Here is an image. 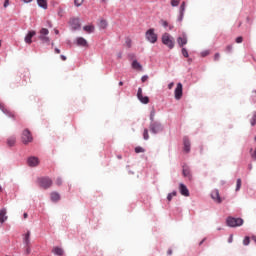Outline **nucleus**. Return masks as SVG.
Segmentation results:
<instances>
[{
  "label": "nucleus",
  "mask_w": 256,
  "mask_h": 256,
  "mask_svg": "<svg viewBox=\"0 0 256 256\" xmlns=\"http://www.w3.org/2000/svg\"><path fill=\"white\" fill-rule=\"evenodd\" d=\"M23 243L24 245H31V231H27V233L23 235Z\"/></svg>",
  "instance_id": "4468645a"
},
{
  "label": "nucleus",
  "mask_w": 256,
  "mask_h": 256,
  "mask_svg": "<svg viewBox=\"0 0 256 256\" xmlns=\"http://www.w3.org/2000/svg\"><path fill=\"white\" fill-rule=\"evenodd\" d=\"M23 3H31L33 0H22Z\"/></svg>",
  "instance_id": "4d7b16f0"
},
{
  "label": "nucleus",
  "mask_w": 256,
  "mask_h": 256,
  "mask_svg": "<svg viewBox=\"0 0 256 256\" xmlns=\"http://www.w3.org/2000/svg\"><path fill=\"white\" fill-rule=\"evenodd\" d=\"M236 43H243V37H241V36L237 37Z\"/></svg>",
  "instance_id": "a18cd8bd"
},
{
  "label": "nucleus",
  "mask_w": 256,
  "mask_h": 256,
  "mask_svg": "<svg viewBox=\"0 0 256 256\" xmlns=\"http://www.w3.org/2000/svg\"><path fill=\"white\" fill-rule=\"evenodd\" d=\"M135 153H145V148L138 146L135 148Z\"/></svg>",
  "instance_id": "473e14b6"
},
{
  "label": "nucleus",
  "mask_w": 256,
  "mask_h": 256,
  "mask_svg": "<svg viewBox=\"0 0 256 256\" xmlns=\"http://www.w3.org/2000/svg\"><path fill=\"white\" fill-rule=\"evenodd\" d=\"M33 141V136H31V132L29 130H24L22 133V142L24 145H27Z\"/></svg>",
  "instance_id": "423d86ee"
},
{
  "label": "nucleus",
  "mask_w": 256,
  "mask_h": 256,
  "mask_svg": "<svg viewBox=\"0 0 256 256\" xmlns=\"http://www.w3.org/2000/svg\"><path fill=\"white\" fill-rule=\"evenodd\" d=\"M148 79H149V76L144 75V76H142L141 81H142V83H145V81H147Z\"/></svg>",
  "instance_id": "c03bdc74"
},
{
  "label": "nucleus",
  "mask_w": 256,
  "mask_h": 256,
  "mask_svg": "<svg viewBox=\"0 0 256 256\" xmlns=\"http://www.w3.org/2000/svg\"><path fill=\"white\" fill-rule=\"evenodd\" d=\"M47 35H49V30L47 28H42L39 36L42 43H49V41H51Z\"/></svg>",
  "instance_id": "39448f33"
},
{
  "label": "nucleus",
  "mask_w": 256,
  "mask_h": 256,
  "mask_svg": "<svg viewBox=\"0 0 256 256\" xmlns=\"http://www.w3.org/2000/svg\"><path fill=\"white\" fill-rule=\"evenodd\" d=\"M174 95H175V99H177V101H179V99H181V97H183V84L178 83L176 86V89L174 91Z\"/></svg>",
  "instance_id": "0eeeda50"
},
{
  "label": "nucleus",
  "mask_w": 256,
  "mask_h": 256,
  "mask_svg": "<svg viewBox=\"0 0 256 256\" xmlns=\"http://www.w3.org/2000/svg\"><path fill=\"white\" fill-rule=\"evenodd\" d=\"M177 43L179 47H183L184 45H187V36L178 37Z\"/></svg>",
  "instance_id": "a211bd4d"
},
{
  "label": "nucleus",
  "mask_w": 256,
  "mask_h": 256,
  "mask_svg": "<svg viewBox=\"0 0 256 256\" xmlns=\"http://www.w3.org/2000/svg\"><path fill=\"white\" fill-rule=\"evenodd\" d=\"M55 53L57 54V55H59V53H61V50L59 49V48H55Z\"/></svg>",
  "instance_id": "5fc2aeb1"
},
{
  "label": "nucleus",
  "mask_w": 256,
  "mask_h": 256,
  "mask_svg": "<svg viewBox=\"0 0 256 256\" xmlns=\"http://www.w3.org/2000/svg\"><path fill=\"white\" fill-rule=\"evenodd\" d=\"M27 164L29 167H37V165H39V158L35 156L29 157L27 160Z\"/></svg>",
  "instance_id": "9b49d317"
},
{
  "label": "nucleus",
  "mask_w": 256,
  "mask_h": 256,
  "mask_svg": "<svg viewBox=\"0 0 256 256\" xmlns=\"http://www.w3.org/2000/svg\"><path fill=\"white\" fill-rule=\"evenodd\" d=\"M23 217H24V219H27L29 217V215L27 213H24Z\"/></svg>",
  "instance_id": "13d9d810"
},
{
  "label": "nucleus",
  "mask_w": 256,
  "mask_h": 256,
  "mask_svg": "<svg viewBox=\"0 0 256 256\" xmlns=\"http://www.w3.org/2000/svg\"><path fill=\"white\" fill-rule=\"evenodd\" d=\"M253 169V164H249V170Z\"/></svg>",
  "instance_id": "052dcab7"
},
{
  "label": "nucleus",
  "mask_w": 256,
  "mask_h": 256,
  "mask_svg": "<svg viewBox=\"0 0 256 256\" xmlns=\"http://www.w3.org/2000/svg\"><path fill=\"white\" fill-rule=\"evenodd\" d=\"M167 255H173V250L172 249H168Z\"/></svg>",
  "instance_id": "6e6d98bb"
},
{
  "label": "nucleus",
  "mask_w": 256,
  "mask_h": 256,
  "mask_svg": "<svg viewBox=\"0 0 256 256\" xmlns=\"http://www.w3.org/2000/svg\"><path fill=\"white\" fill-rule=\"evenodd\" d=\"M25 248H26V250H25L26 255H30L31 254V244L25 245Z\"/></svg>",
  "instance_id": "4c0bfd02"
},
{
  "label": "nucleus",
  "mask_w": 256,
  "mask_h": 256,
  "mask_svg": "<svg viewBox=\"0 0 256 256\" xmlns=\"http://www.w3.org/2000/svg\"><path fill=\"white\" fill-rule=\"evenodd\" d=\"M102 1H105V0H102Z\"/></svg>",
  "instance_id": "774afa93"
},
{
  "label": "nucleus",
  "mask_w": 256,
  "mask_h": 256,
  "mask_svg": "<svg viewBox=\"0 0 256 256\" xmlns=\"http://www.w3.org/2000/svg\"><path fill=\"white\" fill-rule=\"evenodd\" d=\"M9 117H15V114L10 113V114H9Z\"/></svg>",
  "instance_id": "680f3d73"
},
{
  "label": "nucleus",
  "mask_w": 256,
  "mask_h": 256,
  "mask_svg": "<svg viewBox=\"0 0 256 256\" xmlns=\"http://www.w3.org/2000/svg\"><path fill=\"white\" fill-rule=\"evenodd\" d=\"M140 102H142L144 105H147V103H149V97L147 96H141L140 98H138Z\"/></svg>",
  "instance_id": "bb28decb"
},
{
  "label": "nucleus",
  "mask_w": 256,
  "mask_h": 256,
  "mask_svg": "<svg viewBox=\"0 0 256 256\" xmlns=\"http://www.w3.org/2000/svg\"><path fill=\"white\" fill-rule=\"evenodd\" d=\"M38 7H41V9L47 10L49 5L47 0H37Z\"/></svg>",
  "instance_id": "f3484780"
},
{
  "label": "nucleus",
  "mask_w": 256,
  "mask_h": 256,
  "mask_svg": "<svg viewBox=\"0 0 256 256\" xmlns=\"http://www.w3.org/2000/svg\"><path fill=\"white\" fill-rule=\"evenodd\" d=\"M122 85H123V82H119V86L122 87Z\"/></svg>",
  "instance_id": "e2e57ef3"
},
{
  "label": "nucleus",
  "mask_w": 256,
  "mask_h": 256,
  "mask_svg": "<svg viewBox=\"0 0 256 256\" xmlns=\"http://www.w3.org/2000/svg\"><path fill=\"white\" fill-rule=\"evenodd\" d=\"M185 12V2H183L180 6V18L179 21H183V13Z\"/></svg>",
  "instance_id": "a878e982"
},
{
  "label": "nucleus",
  "mask_w": 256,
  "mask_h": 256,
  "mask_svg": "<svg viewBox=\"0 0 256 256\" xmlns=\"http://www.w3.org/2000/svg\"><path fill=\"white\" fill-rule=\"evenodd\" d=\"M179 191L184 197H189V189H187V186H185V184H180Z\"/></svg>",
  "instance_id": "ddd939ff"
},
{
  "label": "nucleus",
  "mask_w": 256,
  "mask_h": 256,
  "mask_svg": "<svg viewBox=\"0 0 256 256\" xmlns=\"http://www.w3.org/2000/svg\"><path fill=\"white\" fill-rule=\"evenodd\" d=\"M50 197H51V201H53L54 203H57V201L61 199V196L57 192H52Z\"/></svg>",
  "instance_id": "5701e85b"
},
{
  "label": "nucleus",
  "mask_w": 256,
  "mask_h": 256,
  "mask_svg": "<svg viewBox=\"0 0 256 256\" xmlns=\"http://www.w3.org/2000/svg\"><path fill=\"white\" fill-rule=\"evenodd\" d=\"M211 198L213 201H215V203H223V198H221V195L217 189L211 192Z\"/></svg>",
  "instance_id": "9d476101"
},
{
  "label": "nucleus",
  "mask_w": 256,
  "mask_h": 256,
  "mask_svg": "<svg viewBox=\"0 0 256 256\" xmlns=\"http://www.w3.org/2000/svg\"><path fill=\"white\" fill-rule=\"evenodd\" d=\"M83 29L86 31V33H93V31H95V26L87 25V26H84Z\"/></svg>",
  "instance_id": "393cba45"
},
{
  "label": "nucleus",
  "mask_w": 256,
  "mask_h": 256,
  "mask_svg": "<svg viewBox=\"0 0 256 256\" xmlns=\"http://www.w3.org/2000/svg\"><path fill=\"white\" fill-rule=\"evenodd\" d=\"M150 131L151 133L157 134L161 131H163V127L160 123L154 122L150 125Z\"/></svg>",
  "instance_id": "1a4fd4ad"
},
{
  "label": "nucleus",
  "mask_w": 256,
  "mask_h": 256,
  "mask_svg": "<svg viewBox=\"0 0 256 256\" xmlns=\"http://www.w3.org/2000/svg\"><path fill=\"white\" fill-rule=\"evenodd\" d=\"M145 37L149 43H157V34L155 33V29L150 28L146 31Z\"/></svg>",
  "instance_id": "7ed1b4c3"
},
{
  "label": "nucleus",
  "mask_w": 256,
  "mask_h": 256,
  "mask_svg": "<svg viewBox=\"0 0 256 256\" xmlns=\"http://www.w3.org/2000/svg\"><path fill=\"white\" fill-rule=\"evenodd\" d=\"M182 173H183V177H187V179L191 180V170L189 169V167L184 166Z\"/></svg>",
  "instance_id": "6ab92c4d"
},
{
  "label": "nucleus",
  "mask_w": 256,
  "mask_h": 256,
  "mask_svg": "<svg viewBox=\"0 0 256 256\" xmlns=\"http://www.w3.org/2000/svg\"><path fill=\"white\" fill-rule=\"evenodd\" d=\"M70 27L77 31V29H81V21L79 18H72L70 19Z\"/></svg>",
  "instance_id": "6e6552de"
},
{
  "label": "nucleus",
  "mask_w": 256,
  "mask_h": 256,
  "mask_svg": "<svg viewBox=\"0 0 256 256\" xmlns=\"http://www.w3.org/2000/svg\"><path fill=\"white\" fill-rule=\"evenodd\" d=\"M52 253H54V255L63 256L64 251L63 248L54 247Z\"/></svg>",
  "instance_id": "b1692460"
},
{
  "label": "nucleus",
  "mask_w": 256,
  "mask_h": 256,
  "mask_svg": "<svg viewBox=\"0 0 256 256\" xmlns=\"http://www.w3.org/2000/svg\"><path fill=\"white\" fill-rule=\"evenodd\" d=\"M173 197H177V192L173 191L172 193H169L167 196L168 201H172Z\"/></svg>",
  "instance_id": "c85d7f7f"
},
{
  "label": "nucleus",
  "mask_w": 256,
  "mask_h": 256,
  "mask_svg": "<svg viewBox=\"0 0 256 256\" xmlns=\"http://www.w3.org/2000/svg\"><path fill=\"white\" fill-rule=\"evenodd\" d=\"M143 138L145 139V141H147L149 139V130L144 129Z\"/></svg>",
  "instance_id": "72a5a7b5"
},
{
  "label": "nucleus",
  "mask_w": 256,
  "mask_h": 256,
  "mask_svg": "<svg viewBox=\"0 0 256 256\" xmlns=\"http://www.w3.org/2000/svg\"><path fill=\"white\" fill-rule=\"evenodd\" d=\"M38 181L40 187H42L43 189H49V187L53 185V180H51V178L49 177L40 178Z\"/></svg>",
  "instance_id": "20e7f679"
},
{
  "label": "nucleus",
  "mask_w": 256,
  "mask_h": 256,
  "mask_svg": "<svg viewBox=\"0 0 256 256\" xmlns=\"http://www.w3.org/2000/svg\"><path fill=\"white\" fill-rule=\"evenodd\" d=\"M54 32L56 35H59V30L55 29Z\"/></svg>",
  "instance_id": "bf43d9fd"
},
{
  "label": "nucleus",
  "mask_w": 256,
  "mask_h": 256,
  "mask_svg": "<svg viewBox=\"0 0 256 256\" xmlns=\"http://www.w3.org/2000/svg\"><path fill=\"white\" fill-rule=\"evenodd\" d=\"M161 23L164 27H169V23L165 20H161Z\"/></svg>",
  "instance_id": "49530a36"
},
{
  "label": "nucleus",
  "mask_w": 256,
  "mask_h": 256,
  "mask_svg": "<svg viewBox=\"0 0 256 256\" xmlns=\"http://www.w3.org/2000/svg\"><path fill=\"white\" fill-rule=\"evenodd\" d=\"M162 43L163 45H166V47H169L170 49H173L175 47V40L173 37L170 36L169 33H164L162 35Z\"/></svg>",
  "instance_id": "f257e3e1"
},
{
  "label": "nucleus",
  "mask_w": 256,
  "mask_h": 256,
  "mask_svg": "<svg viewBox=\"0 0 256 256\" xmlns=\"http://www.w3.org/2000/svg\"><path fill=\"white\" fill-rule=\"evenodd\" d=\"M239 189H241V179L238 178L236 181V191H239Z\"/></svg>",
  "instance_id": "e433bc0d"
},
{
  "label": "nucleus",
  "mask_w": 256,
  "mask_h": 256,
  "mask_svg": "<svg viewBox=\"0 0 256 256\" xmlns=\"http://www.w3.org/2000/svg\"><path fill=\"white\" fill-rule=\"evenodd\" d=\"M56 185H58V187L63 185V180L61 178H57L56 179Z\"/></svg>",
  "instance_id": "ea45409f"
},
{
  "label": "nucleus",
  "mask_w": 256,
  "mask_h": 256,
  "mask_svg": "<svg viewBox=\"0 0 256 256\" xmlns=\"http://www.w3.org/2000/svg\"><path fill=\"white\" fill-rule=\"evenodd\" d=\"M77 45H79L80 47H87V40H85V38L83 37H79L77 38Z\"/></svg>",
  "instance_id": "4be33fe9"
},
{
  "label": "nucleus",
  "mask_w": 256,
  "mask_h": 256,
  "mask_svg": "<svg viewBox=\"0 0 256 256\" xmlns=\"http://www.w3.org/2000/svg\"><path fill=\"white\" fill-rule=\"evenodd\" d=\"M174 85H175V83H173V82L168 84V89H173Z\"/></svg>",
  "instance_id": "603ef678"
},
{
  "label": "nucleus",
  "mask_w": 256,
  "mask_h": 256,
  "mask_svg": "<svg viewBox=\"0 0 256 256\" xmlns=\"http://www.w3.org/2000/svg\"><path fill=\"white\" fill-rule=\"evenodd\" d=\"M252 159H254L256 161V148L254 150V153L251 155Z\"/></svg>",
  "instance_id": "09e8293b"
},
{
  "label": "nucleus",
  "mask_w": 256,
  "mask_h": 256,
  "mask_svg": "<svg viewBox=\"0 0 256 256\" xmlns=\"http://www.w3.org/2000/svg\"><path fill=\"white\" fill-rule=\"evenodd\" d=\"M226 51H227L228 53H231V51H233V45H228V46L226 47Z\"/></svg>",
  "instance_id": "79ce46f5"
},
{
  "label": "nucleus",
  "mask_w": 256,
  "mask_h": 256,
  "mask_svg": "<svg viewBox=\"0 0 256 256\" xmlns=\"http://www.w3.org/2000/svg\"><path fill=\"white\" fill-rule=\"evenodd\" d=\"M249 243H251V238H249V236H246L243 240V245L247 246L249 245Z\"/></svg>",
  "instance_id": "f704fd0d"
},
{
  "label": "nucleus",
  "mask_w": 256,
  "mask_h": 256,
  "mask_svg": "<svg viewBox=\"0 0 256 256\" xmlns=\"http://www.w3.org/2000/svg\"><path fill=\"white\" fill-rule=\"evenodd\" d=\"M85 0H74L75 7H81Z\"/></svg>",
  "instance_id": "2f4dec72"
},
{
  "label": "nucleus",
  "mask_w": 256,
  "mask_h": 256,
  "mask_svg": "<svg viewBox=\"0 0 256 256\" xmlns=\"http://www.w3.org/2000/svg\"><path fill=\"white\" fill-rule=\"evenodd\" d=\"M219 59H221V54L216 53V54L214 55V61H219Z\"/></svg>",
  "instance_id": "a19ab883"
},
{
  "label": "nucleus",
  "mask_w": 256,
  "mask_h": 256,
  "mask_svg": "<svg viewBox=\"0 0 256 256\" xmlns=\"http://www.w3.org/2000/svg\"><path fill=\"white\" fill-rule=\"evenodd\" d=\"M99 25L101 29H107V25H108L107 20H101Z\"/></svg>",
  "instance_id": "c756f323"
},
{
  "label": "nucleus",
  "mask_w": 256,
  "mask_h": 256,
  "mask_svg": "<svg viewBox=\"0 0 256 256\" xmlns=\"http://www.w3.org/2000/svg\"><path fill=\"white\" fill-rule=\"evenodd\" d=\"M201 55L202 57H207V55H209V50L202 52Z\"/></svg>",
  "instance_id": "de8ad7c7"
},
{
  "label": "nucleus",
  "mask_w": 256,
  "mask_h": 256,
  "mask_svg": "<svg viewBox=\"0 0 256 256\" xmlns=\"http://www.w3.org/2000/svg\"><path fill=\"white\" fill-rule=\"evenodd\" d=\"M204 242H205V240H202V241L200 242V245H203Z\"/></svg>",
  "instance_id": "0e129e2a"
},
{
  "label": "nucleus",
  "mask_w": 256,
  "mask_h": 256,
  "mask_svg": "<svg viewBox=\"0 0 256 256\" xmlns=\"http://www.w3.org/2000/svg\"><path fill=\"white\" fill-rule=\"evenodd\" d=\"M250 123L252 127H255L256 125V112H253L252 118L250 119Z\"/></svg>",
  "instance_id": "cd10ccee"
},
{
  "label": "nucleus",
  "mask_w": 256,
  "mask_h": 256,
  "mask_svg": "<svg viewBox=\"0 0 256 256\" xmlns=\"http://www.w3.org/2000/svg\"><path fill=\"white\" fill-rule=\"evenodd\" d=\"M132 68L136 71H143V66L137 60L132 62Z\"/></svg>",
  "instance_id": "aec40b11"
},
{
  "label": "nucleus",
  "mask_w": 256,
  "mask_h": 256,
  "mask_svg": "<svg viewBox=\"0 0 256 256\" xmlns=\"http://www.w3.org/2000/svg\"><path fill=\"white\" fill-rule=\"evenodd\" d=\"M15 143H17V138L15 136H10L7 139V145L8 147H14Z\"/></svg>",
  "instance_id": "412c9836"
},
{
  "label": "nucleus",
  "mask_w": 256,
  "mask_h": 256,
  "mask_svg": "<svg viewBox=\"0 0 256 256\" xmlns=\"http://www.w3.org/2000/svg\"><path fill=\"white\" fill-rule=\"evenodd\" d=\"M4 7H5V8L9 7V0H5V2H4Z\"/></svg>",
  "instance_id": "8fccbe9b"
},
{
  "label": "nucleus",
  "mask_w": 256,
  "mask_h": 256,
  "mask_svg": "<svg viewBox=\"0 0 256 256\" xmlns=\"http://www.w3.org/2000/svg\"><path fill=\"white\" fill-rule=\"evenodd\" d=\"M60 59H62V61H67V56L61 55V56H60Z\"/></svg>",
  "instance_id": "3c124183"
},
{
  "label": "nucleus",
  "mask_w": 256,
  "mask_h": 256,
  "mask_svg": "<svg viewBox=\"0 0 256 256\" xmlns=\"http://www.w3.org/2000/svg\"><path fill=\"white\" fill-rule=\"evenodd\" d=\"M183 143L185 153H189V151H191V142L189 141V138H184Z\"/></svg>",
  "instance_id": "2eb2a0df"
},
{
  "label": "nucleus",
  "mask_w": 256,
  "mask_h": 256,
  "mask_svg": "<svg viewBox=\"0 0 256 256\" xmlns=\"http://www.w3.org/2000/svg\"><path fill=\"white\" fill-rule=\"evenodd\" d=\"M150 119L153 121L155 119V110H152L150 113Z\"/></svg>",
  "instance_id": "37998d69"
},
{
  "label": "nucleus",
  "mask_w": 256,
  "mask_h": 256,
  "mask_svg": "<svg viewBox=\"0 0 256 256\" xmlns=\"http://www.w3.org/2000/svg\"><path fill=\"white\" fill-rule=\"evenodd\" d=\"M7 220V210L1 209L0 210V223H5Z\"/></svg>",
  "instance_id": "dca6fc26"
},
{
  "label": "nucleus",
  "mask_w": 256,
  "mask_h": 256,
  "mask_svg": "<svg viewBox=\"0 0 256 256\" xmlns=\"http://www.w3.org/2000/svg\"><path fill=\"white\" fill-rule=\"evenodd\" d=\"M35 35H37V32L35 31H30L28 32V34L25 37V43H27L28 45H31L33 43V37H35Z\"/></svg>",
  "instance_id": "f8f14e48"
},
{
  "label": "nucleus",
  "mask_w": 256,
  "mask_h": 256,
  "mask_svg": "<svg viewBox=\"0 0 256 256\" xmlns=\"http://www.w3.org/2000/svg\"><path fill=\"white\" fill-rule=\"evenodd\" d=\"M170 3L172 7H179V3H181V0H171Z\"/></svg>",
  "instance_id": "7c9ffc66"
},
{
  "label": "nucleus",
  "mask_w": 256,
  "mask_h": 256,
  "mask_svg": "<svg viewBox=\"0 0 256 256\" xmlns=\"http://www.w3.org/2000/svg\"><path fill=\"white\" fill-rule=\"evenodd\" d=\"M3 191V188L0 186V192Z\"/></svg>",
  "instance_id": "69168bd1"
},
{
  "label": "nucleus",
  "mask_w": 256,
  "mask_h": 256,
  "mask_svg": "<svg viewBox=\"0 0 256 256\" xmlns=\"http://www.w3.org/2000/svg\"><path fill=\"white\" fill-rule=\"evenodd\" d=\"M226 223H227L228 227H241V225H243L244 221L242 218L228 217L226 220Z\"/></svg>",
  "instance_id": "f03ea898"
},
{
  "label": "nucleus",
  "mask_w": 256,
  "mask_h": 256,
  "mask_svg": "<svg viewBox=\"0 0 256 256\" xmlns=\"http://www.w3.org/2000/svg\"><path fill=\"white\" fill-rule=\"evenodd\" d=\"M181 53L183 57H189V52L187 51V48H182Z\"/></svg>",
  "instance_id": "c9c22d12"
},
{
  "label": "nucleus",
  "mask_w": 256,
  "mask_h": 256,
  "mask_svg": "<svg viewBox=\"0 0 256 256\" xmlns=\"http://www.w3.org/2000/svg\"><path fill=\"white\" fill-rule=\"evenodd\" d=\"M143 96V89L138 88L137 97L138 99Z\"/></svg>",
  "instance_id": "58836bf2"
},
{
  "label": "nucleus",
  "mask_w": 256,
  "mask_h": 256,
  "mask_svg": "<svg viewBox=\"0 0 256 256\" xmlns=\"http://www.w3.org/2000/svg\"><path fill=\"white\" fill-rule=\"evenodd\" d=\"M254 140L256 141V136H255Z\"/></svg>",
  "instance_id": "338daca9"
},
{
  "label": "nucleus",
  "mask_w": 256,
  "mask_h": 256,
  "mask_svg": "<svg viewBox=\"0 0 256 256\" xmlns=\"http://www.w3.org/2000/svg\"><path fill=\"white\" fill-rule=\"evenodd\" d=\"M228 243H233V235H230V237L228 239Z\"/></svg>",
  "instance_id": "864d4df0"
}]
</instances>
